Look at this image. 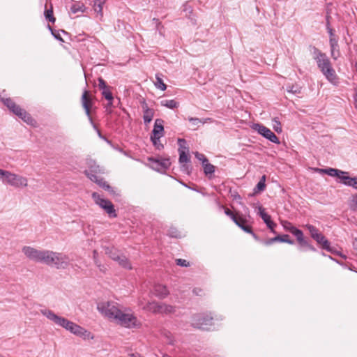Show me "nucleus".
I'll list each match as a JSON object with an SVG mask.
<instances>
[{
	"instance_id": "393cba45",
	"label": "nucleus",
	"mask_w": 357,
	"mask_h": 357,
	"mask_svg": "<svg viewBox=\"0 0 357 357\" xmlns=\"http://www.w3.org/2000/svg\"><path fill=\"white\" fill-rule=\"evenodd\" d=\"M54 256V251L49 250H43L42 260L40 263L51 266Z\"/></svg>"
},
{
	"instance_id": "aec40b11",
	"label": "nucleus",
	"mask_w": 357,
	"mask_h": 357,
	"mask_svg": "<svg viewBox=\"0 0 357 357\" xmlns=\"http://www.w3.org/2000/svg\"><path fill=\"white\" fill-rule=\"evenodd\" d=\"M114 261L117 262L119 266L126 269H132V266L128 258L121 252L112 259Z\"/></svg>"
},
{
	"instance_id": "0e129e2a",
	"label": "nucleus",
	"mask_w": 357,
	"mask_h": 357,
	"mask_svg": "<svg viewBox=\"0 0 357 357\" xmlns=\"http://www.w3.org/2000/svg\"><path fill=\"white\" fill-rule=\"evenodd\" d=\"M207 122H211V119L207 118V119H203V120L202 119V123H201L204 124V123H206Z\"/></svg>"
},
{
	"instance_id": "680f3d73",
	"label": "nucleus",
	"mask_w": 357,
	"mask_h": 357,
	"mask_svg": "<svg viewBox=\"0 0 357 357\" xmlns=\"http://www.w3.org/2000/svg\"><path fill=\"white\" fill-rule=\"evenodd\" d=\"M349 186L357 190V177L352 178L351 183H349Z\"/></svg>"
},
{
	"instance_id": "49530a36",
	"label": "nucleus",
	"mask_w": 357,
	"mask_h": 357,
	"mask_svg": "<svg viewBox=\"0 0 357 357\" xmlns=\"http://www.w3.org/2000/svg\"><path fill=\"white\" fill-rule=\"evenodd\" d=\"M2 101L3 102V104L11 111V109L15 107V106L16 105V104L15 103V102H13V100H11L10 98H5V99H2Z\"/></svg>"
},
{
	"instance_id": "6ab92c4d",
	"label": "nucleus",
	"mask_w": 357,
	"mask_h": 357,
	"mask_svg": "<svg viewBox=\"0 0 357 357\" xmlns=\"http://www.w3.org/2000/svg\"><path fill=\"white\" fill-rule=\"evenodd\" d=\"M114 261L117 262L119 266L126 269H132V266L128 258L121 252L112 259Z\"/></svg>"
},
{
	"instance_id": "cd10ccee",
	"label": "nucleus",
	"mask_w": 357,
	"mask_h": 357,
	"mask_svg": "<svg viewBox=\"0 0 357 357\" xmlns=\"http://www.w3.org/2000/svg\"><path fill=\"white\" fill-rule=\"evenodd\" d=\"M281 224L282 225V227H284V229L286 230V231H288L289 232H291L292 234H294L295 236H296L298 234V232H301V230L297 229L296 227H295L289 221H287V220H282L281 222Z\"/></svg>"
},
{
	"instance_id": "5701e85b",
	"label": "nucleus",
	"mask_w": 357,
	"mask_h": 357,
	"mask_svg": "<svg viewBox=\"0 0 357 357\" xmlns=\"http://www.w3.org/2000/svg\"><path fill=\"white\" fill-rule=\"evenodd\" d=\"M331 57L336 60L340 56V50L337 39L329 40Z\"/></svg>"
},
{
	"instance_id": "ddd939ff",
	"label": "nucleus",
	"mask_w": 357,
	"mask_h": 357,
	"mask_svg": "<svg viewBox=\"0 0 357 357\" xmlns=\"http://www.w3.org/2000/svg\"><path fill=\"white\" fill-rule=\"evenodd\" d=\"M22 252L30 260L36 263H40L42 260L43 250H38L31 246H24Z\"/></svg>"
},
{
	"instance_id": "bb28decb",
	"label": "nucleus",
	"mask_w": 357,
	"mask_h": 357,
	"mask_svg": "<svg viewBox=\"0 0 357 357\" xmlns=\"http://www.w3.org/2000/svg\"><path fill=\"white\" fill-rule=\"evenodd\" d=\"M276 241L287 243L289 244H294V241L291 240L289 238V236L287 234H284V235H282V236H277L274 238H272L269 239L268 241H266V244L270 245Z\"/></svg>"
},
{
	"instance_id": "f704fd0d",
	"label": "nucleus",
	"mask_w": 357,
	"mask_h": 357,
	"mask_svg": "<svg viewBox=\"0 0 357 357\" xmlns=\"http://www.w3.org/2000/svg\"><path fill=\"white\" fill-rule=\"evenodd\" d=\"M155 162L157 164L158 166H160L162 168L167 169L168 168L170 165V160L169 159L165 158L161 160H155Z\"/></svg>"
},
{
	"instance_id": "a18cd8bd",
	"label": "nucleus",
	"mask_w": 357,
	"mask_h": 357,
	"mask_svg": "<svg viewBox=\"0 0 357 357\" xmlns=\"http://www.w3.org/2000/svg\"><path fill=\"white\" fill-rule=\"evenodd\" d=\"M305 227L308 229V231L310 233V235L312 238H313L314 236H316L319 232V230L313 225H306Z\"/></svg>"
},
{
	"instance_id": "a19ab883",
	"label": "nucleus",
	"mask_w": 357,
	"mask_h": 357,
	"mask_svg": "<svg viewBox=\"0 0 357 357\" xmlns=\"http://www.w3.org/2000/svg\"><path fill=\"white\" fill-rule=\"evenodd\" d=\"M102 95L104 96V98L108 100V101H113L114 97L113 95L110 91L109 87L105 89V90L102 91Z\"/></svg>"
},
{
	"instance_id": "4c0bfd02",
	"label": "nucleus",
	"mask_w": 357,
	"mask_h": 357,
	"mask_svg": "<svg viewBox=\"0 0 357 357\" xmlns=\"http://www.w3.org/2000/svg\"><path fill=\"white\" fill-rule=\"evenodd\" d=\"M259 213L265 223H268V222L271 220V216L265 212L262 206L259 207Z\"/></svg>"
},
{
	"instance_id": "864d4df0",
	"label": "nucleus",
	"mask_w": 357,
	"mask_h": 357,
	"mask_svg": "<svg viewBox=\"0 0 357 357\" xmlns=\"http://www.w3.org/2000/svg\"><path fill=\"white\" fill-rule=\"evenodd\" d=\"M109 86L107 85L105 81L102 78H98V88L100 90H105V89L108 88Z\"/></svg>"
},
{
	"instance_id": "4d7b16f0",
	"label": "nucleus",
	"mask_w": 357,
	"mask_h": 357,
	"mask_svg": "<svg viewBox=\"0 0 357 357\" xmlns=\"http://www.w3.org/2000/svg\"><path fill=\"white\" fill-rule=\"evenodd\" d=\"M48 29L51 31L52 34L54 36V37L56 39H57V40H60V41L63 42V38H61V35H60V33H59L56 32V31H54V30L52 29V28L50 25H48Z\"/></svg>"
},
{
	"instance_id": "f3484780",
	"label": "nucleus",
	"mask_w": 357,
	"mask_h": 357,
	"mask_svg": "<svg viewBox=\"0 0 357 357\" xmlns=\"http://www.w3.org/2000/svg\"><path fill=\"white\" fill-rule=\"evenodd\" d=\"M326 79L333 85L337 86L339 84V77L337 75L335 69L331 66L330 68L325 69L321 72Z\"/></svg>"
},
{
	"instance_id": "7ed1b4c3",
	"label": "nucleus",
	"mask_w": 357,
	"mask_h": 357,
	"mask_svg": "<svg viewBox=\"0 0 357 357\" xmlns=\"http://www.w3.org/2000/svg\"><path fill=\"white\" fill-rule=\"evenodd\" d=\"M0 178L3 183L15 188H25L28 185V179L26 177L2 169L0 172Z\"/></svg>"
},
{
	"instance_id": "423d86ee",
	"label": "nucleus",
	"mask_w": 357,
	"mask_h": 357,
	"mask_svg": "<svg viewBox=\"0 0 357 357\" xmlns=\"http://www.w3.org/2000/svg\"><path fill=\"white\" fill-rule=\"evenodd\" d=\"M178 143L181 146V148L178 149L179 152V158L178 161L181 164V170L186 174H189L191 172L192 167L190 164H188L190 161V158L187 153L188 149L182 147V143H185V140L183 139H178Z\"/></svg>"
},
{
	"instance_id": "09e8293b",
	"label": "nucleus",
	"mask_w": 357,
	"mask_h": 357,
	"mask_svg": "<svg viewBox=\"0 0 357 357\" xmlns=\"http://www.w3.org/2000/svg\"><path fill=\"white\" fill-rule=\"evenodd\" d=\"M326 29H327L328 33H329V38H330L329 40L337 39L335 36L334 30L330 26L328 17H327Z\"/></svg>"
},
{
	"instance_id": "2eb2a0df",
	"label": "nucleus",
	"mask_w": 357,
	"mask_h": 357,
	"mask_svg": "<svg viewBox=\"0 0 357 357\" xmlns=\"http://www.w3.org/2000/svg\"><path fill=\"white\" fill-rule=\"evenodd\" d=\"M212 317L210 316L197 315L193 318L192 324L195 327L202 330H208V326L211 325Z\"/></svg>"
},
{
	"instance_id": "37998d69",
	"label": "nucleus",
	"mask_w": 357,
	"mask_h": 357,
	"mask_svg": "<svg viewBox=\"0 0 357 357\" xmlns=\"http://www.w3.org/2000/svg\"><path fill=\"white\" fill-rule=\"evenodd\" d=\"M273 128L275 132L278 133H280L282 131V126L280 122L278 121L277 118H274L273 119Z\"/></svg>"
},
{
	"instance_id": "774afa93",
	"label": "nucleus",
	"mask_w": 357,
	"mask_h": 357,
	"mask_svg": "<svg viewBox=\"0 0 357 357\" xmlns=\"http://www.w3.org/2000/svg\"><path fill=\"white\" fill-rule=\"evenodd\" d=\"M354 99H355L356 106L357 107V87L356 88V95H355Z\"/></svg>"
},
{
	"instance_id": "69168bd1",
	"label": "nucleus",
	"mask_w": 357,
	"mask_h": 357,
	"mask_svg": "<svg viewBox=\"0 0 357 357\" xmlns=\"http://www.w3.org/2000/svg\"><path fill=\"white\" fill-rule=\"evenodd\" d=\"M156 142H157V144L155 146L157 147V149H160L161 148L163 147L162 144H160V140L156 141Z\"/></svg>"
},
{
	"instance_id": "1a4fd4ad",
	"label": "nucleus",
	"mask_w": 357,
	"mask_h": 357,
	"mask_svg": "<svg viewBox=\"0 0 357 357\" xmlns=\"http://www.w3.org/2000/svg\"><path fill=\"white\" fill-rule=\"evenodd\" d=\"M81 101H82V107L85 110V113H86V116H88L89 121L92 124L93 128L97 130L99 136H100V132L97 128L96 126L93 123L92 118L91 116V108L92 107L93 102H92V100H91V98L90 96V92L89 91L85 90L83 92L82 98H81Z\"/></svg>"
},
{
	"instance_id": "de8ad7c7",
	"label": "nucleus",
	"mask_w": 357,
	"mask_h": 357,
	"mask_svg": "<svg viewBox=\"0 0 357 357\" xmlns=\"http://www.w3.org/2000/svg\"><path fill=\"white\" fill-rule=\"evenodd\" d=\"M104 3H98V2L94 1V10L98 13L100 14V17H102V6Z\"/></svg>"
},
{
	"instance_id": "3c124183",
	"label": "nucleus",
	"mask_w": 357,
	"mask_h": 357,
	"mask_svg": "<svg viewBox=\"0 0 357 357\" xmlns=\"http://www.w3.org/2000/svg\"><path fill=\"white\" fill-rule=\"evenodd\" d=\"M350 208L351 210L357 211V194L352 196L350 202Z\"/></svg>"
},
{
	"instance_id": "c756f323",
	"label": "nucleus",
	"mask_w": 357,
	"mask_h": 357,
	"mask_svg": "<svg viewBox=\"0 0 357 357\" xmlns=\"http://www.w3.org/2000/svg\"><path fill=\"white\" fill-rule=\"evenodd\" d=\"M317 171L324 172L331 176H335L337 178L340 176V174H342V171L333 168H328L325 169H317Z\"/></svg>"
},
{
	"instance_id": "5fc2aeb1",
	"label": "nucleus",
	"mask_w": 357,
	"mask_h": 357,
	"mask_svg": "<svg viewBox=\"0 0 357 357\" xmlns=\"http://www.w3.org/2000/svg\"><path fill=\"white\" fill-rule=\"evenodd\" d=\"M195 155L197 159H198L199 160L202 162V165H204L205 162H206L208 161V159L202 153H199V152H196L195 153Z\"/></svg>"
},
{
	"instance_id": "72a5a7b5",
	"label": "nucleus",
	"mask_w": 357,
	"mask_h": 357,
	"mask_svg": "<svg viewBox=\"0 0 357 357\" xmlns=\"http://www.w3.org/2000/svg\"><path fill=\"white\" fill-rule=\"evenodd\" d=\"M205 174H212L215 172V166L208 163V160L203 165Z\"/></svg>"
},
{
	"instance_id": "ea45409f",
	"label": "nucleus",
	"mask_w": 357,
	"mask_h": 357,
	"mask_svg": "<svg viewBox=\"0 0 357 357\" xmlns=\"http://www.w3.org/2000/svg\"><path fill=\"white\" fill-rule=\"evenodd\" d=\"M298 235L296 236L298 242L301 246L306 247L309 245L308 242L304 238L303 233L301 231V232H298Z\"/></svg>"
},
{
	"instance_id": "bf43d9fd",
	"label": "nucleus",
	"mask_w": 357,
	"mask_h": 357,
	"mask_svg": "<svg viewBox=\"0 0 357 357\" xmlns=\"http://www.w3.org/2000/svg\"><path fill=\"white\" fill-rule=\"evenodd\" d=\"M170 236L178 238L180 236L179 232L176 229H171L169 230Z\"/></svg>"
},
{
	"instance_id": "f257e3e1",
	"label": "nucleus",
	"mask_w": 357,
	"mask_h": 357,
	"mask_svg": "<svg viewBox=\"0 0 357 357\" xmlns=\"http://www.w3.org/2000/svg\"><path fill=\"white\" fill-rule=\"evenodd\" d=\"M40 312L54 324L65 328L75 335L82 337L84 340L93 339V335L91 332L66 318L57 315L53 311L45 309L41 310Z\"/></svg>"
},
{
	"instance_id": "c85d7f7f",
	"label": "nucleus",
	"mask_w": 357,
	"mask_h": 357,
	"mask_svg": "<svg viewBox=\"0 0 357 357\" xmlns=\"http://www.w3.org/2000/svg\"><path fill=\"white\" fill-rule=\"evenodd\" d=\"M161 106L167 107L169 109L177 108L179 106V103L175 100H162L160 101Z\"/></svg>"
},
{
	"instance_id": "e2e57ef3",
	"label": "nucleus",
	"mask_w": 357,
	"mask_h": 357,
	"mask_svg": "<svg viewBox=\"0 0 357 357\" xmlns=\"http://www.w3.org/2000/svg\"><path fill=\"white\" fill-rule=\"evenodd\" d=\"M266 224L267 227L271 230V231L275 233L274 227L276 226V224L274 223L272 220L268 222V223H266Z\"/></svg>"
},
{
	"instance_id": "9b49d317",
	"label": "nucleus",
	"mask_w": 357,
	"mask_h": 357,
	"mask_svg": "<svg viewBox=\"0 0 357 357\" xmlns=\"http://www.w3.org/2000/svg\"><path fill=\"white\" fill-rule=\"evenodd\" d=\"M253 128L258 132L259 134L262 135L264 137L270 140L271 142L275 144H280V140L278 137L268 128L266 126L256 123L254 125Z\"/></svg>"
},
{
	"instance_id": "8fccbe9b",
	"label": "nucleus",
	"mask_w": 357,
	"mask_h": 357,
	"mask_svg": "<svg viewBox=\"0 0 357 357\" xmlns=\"http://www.w3.org/2000/svg\"><path fill=\"white\" fill-rule=\"evenodd\" d=\"M225 213L231 218V219L234 222V220H236L240 215L238 214L234 213L230 209L227 208H225Z\"/></svg>"
},
{
	"instance_id": "79ce46f5",
	"label": "nucleus",
	"mask_w": 357,
	"mask_h": 357,
	"mask_svg": "<svg viewBox=\"0 0 357 357\" xmlns=\"http://www.w3.org/2000/svg\"><path fill=\"white\" fill-rule=\"evenodd\" d=\"M84 174L93 182L96 183L100 178L95 174L94 172H91L90 170H85Z\"/></svg>"
},
{
	"instance_id": "0eeeda50",
	"label": "nucleus",
	"mask_w": 357,
	"mask_h": 357,
	"mask_svg": "<svg viewBox=\"0 0 357 357\" xmlns=\"http://www.w3.org/2000/svg\"><path fill=\"white\" fill-rule=\"evenodd\" d=\"M92 198L95 203L104 209L109 217H116L114 205L109 200L102 198L98 192H93Z\"/></svg>"
},
{
	"instance_id": "f03ea898",
	"label": "nucleus",
	"mask_w": 357,
	"mask_h": 357,
	"mask_svg": "<svg viewBox=\"0 0 357 357\" xmlns=\"http://www.w3.org/2000/svg\"><path fill=\"white\" fill-rule=\"evenodd\" d=\"M115 322L119 325L128 328H138L142 326L141 321L130 309L121 310Z\"/></svg>"
},
{
	"instance_id": "f8f14e48",
	"label": "nucleus",
	"mask_w": 357,
	"mask_h": 357,
	"mask_svg": "<svg viewBox=\"0 0 357 357\" xmlns=\"http://www.w3.org/2000/svg\"><path fill=\"white\" fill-rule=\"evenodd\" d=\"M22 252L30 260L36 263H40L42 260L43 250H38L31 246H24Z\"/></svg>"
},
{
	"instance_id": "a211bd4d",
	"label": "nucleus",
	"mask_w": 357,
	"mask_h": 357,
	"mask_svg": "<svg viewBox=\"0 0 357 357\" xmlns=\"http://www.w3.org/2000/svg\"><path fill=\"white\" fill-rule=\"evenodd\" d=\"M247 220L241 215H240L236 220H234V222L236 225L241 228L244 231L251 234L255 239H257V236L255 233H253L251 226L247 225Z\"/></svg>"
},
{
	"instance_id": "4be33fe9",
	"label": "nucleus",
	"mask_w": 357,
	"mask_h": 357,
	"mask_svg": "<svg viewBox=\"0 0 357 357\" xmlns=\"http://www.w3.org/2000/svg\"><path fill=\"white\" fill-rule=\"evenodd\" d=\"M313 239H314L317 243L320 244L323 249L329 252H332L330 242L325 238L323 234L319 233L316 236H314Z\"/></svg>"
},
{
	"instance_id": "9d476101",
	"label": "nucleus",
	"mask_w": 357,
	"mask_h": 357,
	"mask_svg": "<svg viewBox=\"0 0 357 357\" xmlns=\"http://www.w3.org/2000/svg\"><path fill=\"white\" fill-rule=\"evenodd\" d=\"M70 261V258L67 255L54 252L51 267H54L56 269H66L68 267Z\"/></svg>"
},
{
	"instance_id": "473e14b6",
	"label": "nucleus",
	"mask_w": 357,
	"mask_h": 357,
	"mask_svg": "<svg viewBox=\"0 0 357 357\" xmlns=\"http://www.w3.org/2000/svg\"><path fill=\"white\" fill-rule=\"evenodd\" d=\"M155 79L156 80L155 82V86H156V88L160 89L162 91L166 90L167 85L163 82V80L160 77V74L158 73L155 75Z\"/></svg>"
},
{
	"instance_id": "6e6d98bb",
	"label": "nucleus",
	"mask_w": 357,
	"mask_h": 357,
	"mask_svg": "<svg viewBox=\"0 0 357 357\" xmlns=\"http://www.w3.org/2000/svg\"><path fill=\"white\" fill-rule=\"evenodd\" d=\"M176 263L178 266H182V267H188L189 266V262H188L185 259H177L176 260Z\"/></svg>"
},
{
	"instance_id": "c03bdc74",
	"label": "nucleus",
	"mask_w": 357,
	"mask_h": 357,
	"mask_svg": "<svg viewBox=\"0 0 357 357\" xmlns=\"http://www.w3.org/2000/svg\"><path fill=\"white\" fill-rule=\"evenodd\" d=\"M45 17L46 20H47L48 21H50L52 23L55 22L56 19L53 15L52 9L46 10L45 11Z\"/></svg>"
},
{
	"instance_id": "20e7f679",
	"label": "nucleus",
	"mask_w": 357,
	"mask_h": 357,
	"mask_svg": "<svg viewBox=\"0 0 357 357\" xmlns=\"http://www.w3.org/2000/svg\"><path fill=\"white\" fill-rule=\"evenodd\" d=\"M97 309L105 317L114 321L121 310L119 305L113 301L100 302L98 303Z\"/></svg>"
},
{
	"instance_id": "7c9ffc66",
	"label": "nucleus",
	"mask_w": 357,
	"mask_h": 357,
	"mask_svg": "<svg viewBox=\"0 0 357 357\" xmlns=\"http://www.w3.org/2000/svg\"><path fill=\"white\" fill-rule=\"evenodd\" d=\"M105 254L112 259L116 257L121 252L114 247H105Z\"/></svg>"
},
{
	"instance_id": "6e6552de",
	"label": "nucleus",
	"mask_w": 357,
	"mask_h": 357,
	"mask_svg": "<svg viewBox=\"0 0 357 357\" xmlns=\"http://www.w3.org/2000/svg\"><path fill=\"white\" fill-rule=\"evenodd\" d=\"M313 59L316 61L317 67L321 72L324 71L325 69L332 66L327 55L315 47H313Z\"/></svg>"
},
{
	"instance_id": "dca6fc26",
	"label": "nucleus",
	"mask_w": 357,
	"mask_h": 357,
	"mask_svg": "<svg viewBox=\"0 0 357 357\" xmlns=\"http://www.w3.org/2000/svg\"><path fill=\"white\" fill-rule=\"evenodd\" d=\"M15 115L22 119L24 122L28 124H33L34 122L33 119L28 114L24 109H22L19 105H15L14 108L11 109Z\"/></svg>"
},
{
	"instance_id": "603ef678",
	"label": "nucleus",
	"mask_w": 357,
	"mask_h": 357,
	"mask_svg": "<svg viewBox=\"0 0 357 357\" xmlns=\"http://www.w3.org/2000/svg\"><path fill=\"white\" fill-rule=\"evenodd\" d=\"M188 121L190 122L192 126L198 127L199 124L202 123V119L194 117H189Z\"/></svg>"
},
{
	"instance_id": "4468645a",
	"label": "nucleus",
	"mask_w": 357,
	"mask_h": 357,
	"mask_svg": "<svg viewBox=\"0 0 357 357\" xmlns=\"http://www.w3.org/2000/svg\"><path fill=\"white\" fill-rule=\"evenodd\" d=\"M164 132V126H163V121L160 119H157L155 121L153 129L152 131V135L151 136V139L154 145L157 144L156 141H159V139L163 136Z\"/></svg>"
},
{
	"instance_id": "a878e982",
	"label": "nucleus",
	"mask_w": 357,
	"mask_h": 357,
	"mask_svg": "<svg viewBox=\"0 0 357 357\" xmlns=\"http://www.w3.org/2000/svg\"><path fill=\"white\" fill-rule=\"evenodd\" d=\"M143 119L145 123H149L152 121L153 117L154 112L152 109L148 107L147 104L144 102L143 104Z\"/></svg>"
},
{
	"instance_id": "c9c22d12",
	"label": "nucleus",
	"mask_w": 357,
	"mask_h": 357,
	"mask_svg": "<svg viewBox=\"0 0 357 357\" xmlns=\"http://www.w3.org/2000/svg\"><path fill=\"white\" fill-rule=\"evenodd\" d=\"M100 188L109 192L112 190V187L102 178H99L97 182H96Z\"/></svg>"
},
{
	"instance_id": "b1692460",
	"label": "nucleus",
	"mask_w": 357,
	"mask_h": 357,
	"mask_svg": "<svg viewBox=\"0 0 357 357\" xmlns=\"http://www.w3.org/2000/svg\"><path fill=\"white\" fill-rule=\"evenodd\" d=\"M153 291L155 295L160 298H164L169 294V291L166 286L160 284L154 286Z\"/></svg>"
},
{
	"instance_id": "338daca9",
	"label": "nucleus",
	"mask_w": 357,
	"mask_h": 357,
	"mask_svg": "<svg viewBox=\"0 0 357 357\" xmlns=\"http://www.w3.org/2000/svg\"><path fill=\"white\" fill-rule=\"evenodd\" d=\"M307 248L310 250H312V251H314L315 250V248H314V246H312V245L309 244V245L307 246Z\"/></svg>"
},
{
	"instance_id": "e433bc0d",
	"label": "nucleus",
	"mask_w": 357,
	"mask_h": 357,
	"mask_svg": "<svg viewBox=\"0 0 357 357\" xmlns=\"http://www.w3.org/2000/svg\"><path fill=\"white\" fill-rule=\"evenodd\" d=\"M347 172H343L342 174H340L338 178L346 185L349 186V183H351L352 178L349 176Z\"/></svg>"
},
{
	"instance_id": "2f4dec72",
	"label": "nucleus",
	"mask_w": 357,
	"mask_h": 357,
	"mask_svg": "<svg viewBox=\"0 0 357 357\" xmlns=\"http://www.w3.org/2000/svg\"><path fill=\"white\" fill-rule=\"evenodd\" d=\"M265 181H266V176L264 175L261 176L260 181L258 182L256 187L255 188L254 193H258L259 192L264 190V189L266 188Z\"/></svg>"
},
{
	"instance_id": "39448f33",
	"label": "nucleus",
	"mask_w": 357,
	"mask_h": 357,
	"mask_svg": "<svg viewBox=\"0 0 357 357\" xmlns=\"http://www.w3.org/2000/svg\"><path fill=\"white\" fill-rule=\"evenodd\" d=\"M145 309L155 314H169L175 312V307L155 301L149 303Z\"/></svg>"
},
{
	"instance_id": "412c9836",
	"label": "nucleus",
	"mask_w": 357,
	"mask_h": 357,
	"mask_svg": "<svg viewBox=\"0 0 357 357\" xmlns=\"http://www.w3.org/2000/svg\"><path fill=\"white\" fill-rule=\"evenodd\" d=\"M114 261L117 262L119 266L126 269H132V266L128 258L121 252L112 259Z\"/></svg>"
},
{
	"instance_id": "052dcab7",
	"label": "nucleus",
	"mask_w": 357,
	"mask_h": 357,
	"mask_svg": "<svg viewBox=\"0 0 357 357\" xmlns=\"http://www.w3.org/2000/svg\"><path fill=\"white\" fill-rule=\"evenodd\" d=\"M113 107V101H108L107 104L105 106L106 112L108 114H111L112 112V108Z\"/></svg>"
},
{
	"instance_id": "13d9d810",
	"label": "nucleus",
	"mask_w": 357,
	"mask_h": 357,
	"mask_svg": "<svg viewBox=\"0 0 357 357\" xmlns=\"http://www.w3.org/2000/svg\"><path fill=\"white\" fill-rule=\"evenodd\" d=\"M98 253L97 250H94L93 252V258L94 260V263L98 267H100V261L98 259Z\"/></svg>"
},
{
	"instance_id": "58836bf2",
	"label": "nucleus",
	"mask_w": 357,
	"mask_h": 357,
	"mask_svg": "<svg viewBox=\"0 0 357 357\" xmlns=\"http://www.w3.org/2000/svg\"><path fill=\"white\" fill-rule=\"evenodd\" d=\"M89 170L95 174H104L105 169L102 167H100L96 164L91 165L89 167Z\"/></svg>"
}]
</instances>
